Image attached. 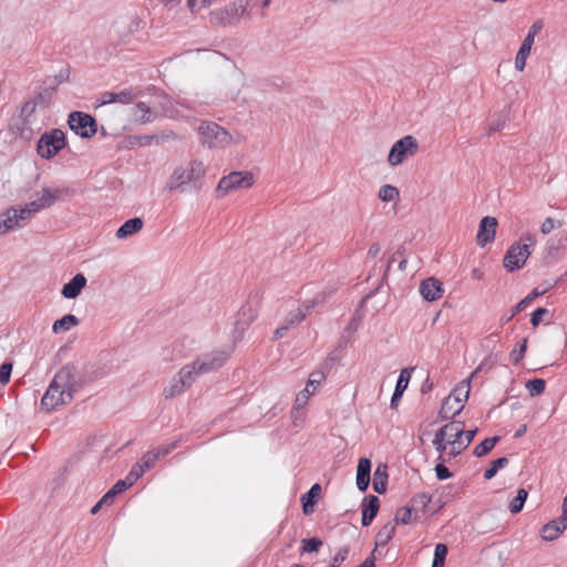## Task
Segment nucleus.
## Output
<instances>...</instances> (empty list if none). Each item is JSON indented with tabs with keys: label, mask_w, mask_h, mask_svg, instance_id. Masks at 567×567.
I'll return each instance as SVG.
<instances>
[{
	"label": "nucleus",
	"mask_w": 567,
	"mask_h": 567,
	"mask_svg": "<svg viewBox=\"0 0 567 567\" xmlns=\"http://www.w3.org/2000/svg\"><path fill=\"white\" fill-rule=\"evenodd\" d=\"M80 388L76 368L71 364L62 367L49 384L41 399L42 409L51 412L61 405L69 404Z\"/></svg>",
	"instance_id": "obj_1"
},
{
	"label": "nucleus",
	"mask_w": 567,
	"mask_h": 567,
	"mask_svg": "<svg viewBox=\"0 0 567 567\" xmlns=\"http://www.w3.org/2000/svg\"><path fill=\"white\" fill-rule=\"evenodd\" d=\"M207 167L203 161L193 158L177 165L166 182L169 192L198 194L205 185Z\"/></svg>",
	"instance_id": "obj_2"
},
{
	"label": "nucleus",
	"mask_w": 567,
	"mask_h": 567,
	"mask_svg": "<svg viewBox=\"0 0 567 567\" xmlns=\"http://www.w3.org/2000/svg\"><path fill=\"white\" fill-rule=\"evenodd\" d=\"M230 349H223L197 357L192 363L185 364L177 372L183 379L181 383L187 384L190 388L202 374L209 373L223 367L230 358Z\"/></svg>",
	"instance_id": "obj_3"
},
{
	"label": "nucleus",
	"mask_w": 567,
	"mask_h": 567,
	"mask_svg": "<svg viewBox=\"0 0 567 567\" xmlns=\"http://www.w3.org/2000/svg\"><path fill=\"white\" fill-rule=\"evenodd\" d=\"M250 0H235L229 4L215 9L209 12V23L213 27H230L240 22L241 18L248 13Z\"/></svg>",
	"instance_id": "obj_4"
},
{
	"label": "nucleus",
	"mask_w": 567,
	"mask_h": 567,
	"mask_svg": "<svg viewBox=\"0 0 567 567\" xmlns=\"http://www.w3.org/2000/svg\"><path fill=\"white\" fill-rule=\"evenodd\" d=\"M535 245V235L529 233L525 234L520 238V241L514 243L506 251L503 259L504 268L509 272L520 269L530 256L532 249Z\"/></svg>",
	"instance_id": "obj_5"
},
{
	"label": "nucleus",
	"mask_w": 567,
	"mask_h": 567,
	"mask_svg": "<svg viewBox=\"0 0 567 567\" xmlns=\"http://www.w3.org/2000/svg\"><path fill=\"white\" fill-rule=\"evenodd\" d=\"M202 143L209 148H225L240 142V135L234 137L227 130L213 122H203L198 127Z\"/></svg>",
	"instance_id": "obj_6"
},
{
	"label": "nucleus",
	"mask_w": 567,
	"mask_h": 567,
	"mask_svg": "<svg viewBox=\"0 0 567 567\" xmlns=\"http://www.w3.org/2000/svg\"><path fill=\"white\" fill-rule=\"evenodd\" d=\"M255 183L254 174L248 171L231 172L223 176L216 187L218 196H225L239 189L250 188Z\"/></svg>",
	"instance_id": "obj_7"
},
{
	"label": "nucleus",
	"mask_w": 567,
	"mask_h": 567,
	"mask_svg": "<svg viewBox=\"0 0 567 567\" xmlns=\"http://www.w3.org/2000/svg\"><path fill=\"white\" fill-rule=\"evenodd\" d=\"M65 147V135L63 131L53 128L41 135L38 141V154L44 158L50 159L54 157L61 150Z\"/></svg>",
	"instance_id": "obj_8"
},
{
	"label": "nucleus",
	"mask_w": 567,
	"mask_h": 567,
	"mask_svg": "<svg viewBox=\"0 0 567 567\" xmlns=\"http://www.w3.org/2000/svg\"><path fill=\"white\" fill-rule=\"evenodd\" d=\"M417 151V140L412 135H405L392 145L388 156V163L390 166L395 167L402 164L405 158L414 156Z\"/></svg>",
	"instance_id": "obj_9"
},
{
	"label": "nucleus",
	"mask_w": 567,
	"mask_h": 567,
	"mask_svg": "<svg viewBox=\"0 0 567 567\" xmlns=\"http://www.w3.org/2000/svg\"><path fill=\"white\" fill-rule=\"evenodd\" d=\"M69 127L83 138L92 137L96 133V121L90 114L74 111L69 114Z\"/></svg>",
	"instance_id": "obj_10"
},
{
	"label": "nucleus",
	"mask_w": 567,
	"mask_h": 567,
	"mask_svg": "<svg viewBox=\"0 0 567 567\" xmlns=\"http://www.w3.org/2000/svg\"><path fill=\"white\" fill-rule=\"evenodd\" d=\"M324 379L326 375L322 371H313L309 377L306 388L297 394L293 408L296 410L305 408L309 398L316 392L317 388L324 381Z\"/></svg>",
	"instance_id": "obj_11"
},
{
	"label": "nucleus",
	"mask_w": 567,
	"mask_h": 567,
	"mask_svg": "<svg viewBox=\"0 0 567 567\" xmlns=\"http://www.w3.org/2000/svg\"><path fill=\"white\" fill-rule=\"evenodd\" d=\"M25 220L18 207H10L0 214V235L24 227Z\"/></svg>",
	"instance_id": "obj_12"
},
{
	"label": "nucleus",
	"mask_w": 567,
	"mask_h": 567,
	"mask_svg": "<svg viewBox=\"0 0 567 567\" xmlns=\"http://www.w3.org/2000/svg\"><path fill=\"white\" fill-rule=\"evenodd\" d=\"M497 219L495 217L485 216L480 223L476 243L480 247H485L495 238Z\"/></svg>",
	"instance_id": "obj_13"
},
{
	"label": "nucleus",
	"mask_w": 567,
	"mask_h": 567,
	"mask_svg": "<svg viewBox=\"0 0 567 567\" xmlns=\"http://www.w3.org/2000/svg\"><path fill=\"white\" fill-rule=\"evenodd\" d=\"M68 193V188L42 187L40 192L34 194V199L43 210L53 206L56 200H59L63 195Z\"/></svg>",
	"instance_id": "obj_14"
},
{
	"label": "nucleus",
	"mask_w": 567,
	"mask_h": 567,
	"mask_svg": "<svg viewBox=\"0 0 567 567\" xmlns=\"http://www.w3.org/2000/svg\"><path fill=\"white\" fill-rule=\"evenodd\" d=\"M138 96V92L133 89H124L120 92H103L99 99L100 105L111 103L130 104Z\"/></svg>",
	"instance_id": "obj_15"
},
{
	"label": "nucleus",
	"mask_w": 567,
	"mask_h": 567,
	"mask_svg": "<svg viewBox=\"0 0 567 567\" xmlns=\"http://www.w3.org/2000/svg\"><path fill=\"white\" fill-rule=\"evenodd\" d=\"M143 24L144 22L140 17H130L126 21L122 22L117 28V33L120 37L118 41L121 43H127L131 37H133L143 29Z\"/></svg>",
	"instance_id": "obj_16"
},
{
	"label": "nucleus",
	"mask_w": 567,
	"mask_h": 567,
	"mask_svg": "<svg viewBox=\"0 0 567 567\" xmlns=\"http://www.w3.org/2000/svg\"><path fill=\"white\" fill-rule=\"evenodd\" d=\"M442 282L433 277L423 280L420 285V293L426 301H435L443 296Z\"/></svg>",
	"instance_id": "obj_17"
},
{
	"label": "nucleus",
	"mask_w": 567,
	"mask_h": 567,
	"mask_svg": "<svg viewBox=\"0 0 567 567\" xmlns=\"http://www.w3.org/2000/svg\"><path fill=\"white\" fill-rule=\"evenodd\" d=\"M567 528V520H563L559 516L557 519H553L545 524L540 529V537L546 542H553L557 539L560 534Z\"/></svg>",
	"instance_id": "obj_18"
},
{
	"label": "nucleus",
	"mask_w": 567,
	"mask_h": 567,
	"mask_svg": "<svg viewBox=\"0 0 567 567\" xmlns=\"http://www.w3.org/2000/svg\"><path fill=\"white\" fill-rule=\"evenodd\" d=\"M380 508V501L374 495H369L364 497L363 504H362V518L361 524L362 526H369L373 519L375 518Z\"/></svg>",
	"instance_id": "obj_19"
},
{
	"label": "nucleus",
	"mask_w": 567,
	"mask_h": 567,
	"mask_svg": "<svg viewBox=\"0 0 567 567\" xmlns=\"http://www.w3.org/2000/svg\"><path fill=\"white\" fill-rule=\"evenodd\" d=\"M86 278L83 274H76L63 286L61 293L66 299H75L86 286Z\"/></svg>",
	"instance_id": "obj_20"
},
{
	"label": "nucleus",
	"mask_w": 567,
	"mask_h": 567,
	"mask_svg": "<svg viewBox=\"0 0 567 567\" xmlns=\"http://www.w3.org/2000/svg\"><path fill=\"white\" fill-rule=\"evenodd\" d=\"M412 371H413L412 368L411 369L405 368V369L401 370L399 379L396 381V385H395L393 395L391 398V408L392 409H394L396 406L398 402L400 401L404 391L406 390L410 379H411Z\"/></svg>",
	"instance_id": "obj_21"
},
{
	"label": "nucleus",
	"mask_w": 567,
	"mask_h": 567,
	"mask_svg": "<svg viewBox=\"0 0 567 567\" xmlns=\"http://www.w3.org/2000/svg\"><path fill=\"white\" fill-rule=\"evenodd\" d=\"M371 462L362 457L359 460L357 467V486L359 491L365 492L370 484Z\"/></svg>",
	"instance_id": "obj_22"
},
{
	"label": "nucleus",
	"mask_w": 567,
	"mask_h": 567,
	"mask_svg": "<svg viewBox=\"0 0 567 567\" xmlns=\"http://www.w3.org/2000/svg\"><path fill=\"white\" fill-rule=\"evenodd\" d=\"M244 84V76L238 71H233L227 79L226 83V96L229 100H236L241 91Z\"/></svg>",
	"instance_id": "obj_23"
},
{
	"label": "nucleus",
	"mask_w": 567,
	"mask_h": 567,
	"mask_svg": "<svg viewBox=\"0 0 567 567\" xmlns=\"http://www.w3.org/2000/svg\"><path fill=\"white\" fill-rule=\"evenodd\" d=\"M480 370H481V367L476 368L470 374V377L466 380L462 381L453 390V392L447 398H453V402L456 403V404H457L458 401H461V403L464 404V402L467 400L468 394H470V390H471L470 383H471V380L478 373Z\"/></svg>",
	"instance_id": "obj_24"
},
{
	"label": "nucleus",
	"mask_w": 567,
	"mask_h": 567,
	"mask_svg": "<svg viewBox=\"0 0 567 567\" xmlns=\"http://www.w3.org/2000/svg\"><path fill=\"white\" fill-rule=\"evenodd\" d=\"M257 318V311L251 306H244L239 310L236 320V330L243 333Z\"/></svg>",
	"instance_id": "obj_25"
},
{
	"label": "nucleus",
	"mask_w": 567,
	"mask_h": 567,
	"mask_svg": "<svg viewBox=\"0 0 567 567\" xmlns=\"http://www.w3.org/2000/svg\"><path fill=\"white\" fill-rule=\"evenodd\" d=\"M143 220L140 217L127 219L117 230L116 237L118 239L127 238L143 228Z\"/></svg>",
	"instance_id": "obj_26"
},
{
	"label": "nucleus",
	"mask_w": 567,
	"mask_h": 567,
	"mask_svg": "<svg viewBox=\"0 0 567 567\" xmlns=\"http://www.w3.org/2000/svg\"><path fill=\"white\" fill-rule=\"evenodd\" d=\"M159 461L154 453V451L146 452L141 460L132 467V472L138 474V478L144 475L148 470L153 468L155 464Z\"/></svg>",
	"instance_id": "obj_27"
},
{
	"label": "nucleus",
	"mask_w": 567,
	"mask_h": 567,
	"mask_svg": "<svg viewBox=\"0 0 567 567\" xmlns=\"http://www.w3.org/2000/svg\"><path fill=\"white\" fill-rule=\"evenodd\" d=\"M463 409L464 404L461 403V401L456 404L453 402V398H445L442 402L439 415L442 420H449L461 413Z\"/></svg>",
	"instance_id": "obj_28"
},
{
	"label": "nucleus",
	"mask_w": 567,
	"mask_h": 567,
	"mask_svg": "<svg viewBox=\"0 0 567 567\" xmlns=\"http://www.w3.org/2000/svg\"><path fill=\"white\" fill-rule=\"evenodd\" d=\"M321 487L319 484H313L310 489L301 496L302 509L306 515L313 513V507L319 497Z\"/></svg>",
	"instance_id": "obj_29"
},
{
	"label": "nucleus",
	"mask_w": 567,
	"mask_h": 567,
	"mask_svg": "<svg viewBox=\"0 0 567 567\" xmlns=\"http://www.w3.org/2000/svg\"><path fill=\"white\" fill-rule=\"evenodd\" d=\"M439 431L442 435L449 440H458L462 439L464 433V423L461 421H452L445 425H443Z\"/></svg>",
	"instance_id": "obj_30"
},
{
	"label": "nucleus",
	"mask_w": 567,
	"mask_h": 567,
	"mask_svg": "<svg viewBox=\"0 0 567 567\" xmlns=\"http://www.w3.org/2000/svg\"><path fill=\"white\" fill-rule=\"evenodd\" d=\"M388 477V466L379 464L373 474V489L377 493L383 494L386 492Z\"/></svg>",
	"instance_id": "obj_31"
},
{
	"label": "nucleus",
	"mask_w": 567,
	"mask_h": 567,
	"mask_svg": "<svg viewBox=\"0 0 567 567\" xmlns=\"http://www.w3.org/2000/svg\"><path fill=\"white\" fill-rule=\"evenodd\" d=\"M181 381H183V379L178 375V373L173 377L169 384L163 390V395L165 399L176 398L189 388L187 384L181 383Z\"/></svg>",
	"instance_id": "obj_32"
},
{
	"label": "nucleus",
	"mask_w": 567,
	"mask_h": 567,
	"mask_svg": "<svg viewBox=\"0 0 567 567\" xmlns=\"http://www.w3.org/2000/svg\"><path fill=\"white\" fill-rule=\"evenodd\" d=\"M534 42L532 37L525 38L515 58V68L517 71H523L526 66V60L530 53Z\"/></svg>",
	"instance_id": "obj_33"
},
{
	"label": "nucleus",
	"mask_w": 567,
	"mask_h": 567,
	"mask_svg": "<svg viewBox=\"0 0 567 567\" xmlns=\"http://www.w3.org/2000/svg\"><path fill=\"white\" fill-rule=\"evenodd\" d=\"M39 105L43 107L45 106V101L42 94H38L22 105L21 116L25 122H29L30 117L34 114Z\"/></svg>",
	"instance_id": "obj_34"
},
{
	"label": "nucleus",
	"mask_w": 567,
	"mask_h": 567,
	"mask_svg": "<svg viewBox=\"0 0 567 567\" xmlns=\"http://www.w3.org/2000/svg\"><path fill=\"white\" fill-rule=\"evenodd\" d=\"M79 319L74 315H65L54 321L52 330L54 333H61L71 330L79 324Z\"/></svg>",
	"instance_id": "obj_35"
},
{
	"label": "nucleus",
	"mask_w": 567,
	"mask_h": 567,
	"mask_svg": "<svg viewBox=\"0 0 567 567\" xmlns=\"http://www.w3.org/2000/svg\"><path fill=\"white\" fill-rule=\"evenodd\" d=\"M133 116L136 121H138L143 124L150 123L154 118L151 107L144 102H138L135 105V109L133 111Z\"/></svg>",
	"instance_id": "obj_36"
},
{
	"label": "nucleus",
	"mask_w": 567,
	"mask_h": 567,
	"mask_svg": "<svg viewBox=\"0 0 567 567\" xmlns=\"http://www.w3.org/2000/svg\"><path fill=\"white\" fill-rule=\"evenodd\" d=\"M137 480H138V474L130 471L128 474L126 475L125 480L117 481L111 489L116 495L121 494L124 491H126L128 487H131Z\"/></svg>",
	"instance_id": "obj_37"
},
{
	"label": "nucleus",
	"mask_w": 567,
	"mask_h": 567,
	"mask_svg": "<svg viewBox=\"0 0 567 567\" xmlns=\"http://www.w3.org/2000/svg\"><path fill=\"white\" fill-rule=\"evenodd\" d=\"M499 441L498 436L494 437H487L484 441H482L474 449V455L477 457H482L486 455L488 452L492 451V449L495 446V444Z\"/></svg>",
	"instance_id": "obj_38"
},
{
	"label": "nucleus",
	"mask_w": 567,
	"mask_h": 567,
	"mask_svg": "<svg viewBox=\"0 0 567 567\" xmlns=\"http://www.w3.org/2000/svg\"><path fill=\"white\" fill-rule=\"evenodd\" d=\"M378 196L382 202H392L399 198L400 193L395 186L386 184L381 186Z\"/></svg>",
	"instance_id": "obj_39"
},
{
	"label": "nucleus",
	"mask_w": 567,
	"mask_h": 567,
	"mask_svg": "<svg viewBox=\"0 0 567 567\" xmlns=\"http://www.w3.org/2000/svg\"><path fill=\"white\" fill-rule=\"evenodd\" d=\"M527 496L528 493L525 488H519L517 491L516 497L509 504V511L512 514H517L523 509Z\"/></svg>",
	"instance_id": "obj_40"
},
{
	"label": "nucleus",
	"mask_w": 567,
	"mask_h": 567,
	"mask_svg": "<svg viewBox=\"0 0 567 567\" xmlns=\"http://www.w3.org/2000/svg\"><path fill=\"white\" fill-rule=\"evenodd\" d=\"M449 549L445 544H436L432 567H444Z\"/></svg>",
	"instance_id": "obj_41"
},
{
	"label": "nucleus",
	"mask_w": 567,
	"mask_h": 567,
	"mask_svg": "<svg viewBox=\"0 0 567 567\" xmlns=\"http://www.w3.org/2000/svg\"><path fill=\"white\" fill-rule=\"evenodd\" d=\"M18 208L25 221L29 220L34 214H38L42 210L40 205L38 204V202H35L34 198L31 202H29L28 204H25L24 206L18 207Z\"/></svg>",
	"instance_id": "obj_42"
},
{
	"label": "nucleus",
	"mask_w": 567,
	"mask_h": 567,
	"mask_svg": "<svg viewBox=\"0 0 567 567\" xmlns=\"http://www.w3.org/2000/svg\"><path fill=\"white\" fill-rule=\"evenodd\" d=\"M507 464H508L507 457H499V458L493 461L491 464V467L485 471L484 478L492 480L496 475L498 470L505 467Z\"/></svg>",
	"instance_id": "obj_43"
},
{
	"label": "nucleus",
	"mask_w": 567,
	"mask_h": 567,
	"mask_svg": "<svg viewBox=\"0 0 567 567\" xmlns=\"http://www.w3.org/2000/svg\"><path fill=\"white\" fill-rule=\"evenodd\" d=\"M546 382L543 379H533L526 383V389L532 396L539 395L545 391Z\"/></svg>",
	"instance_id": "obj_44"
},
{
	"label": "nucleus",
	"mask_w": 567,
	"mask_h": 567,
	"mask_svg": "<svg viewBox=\"0 0 567 567\" xmlns=\"http://www.w3.org/2000/svg\"><path fill=\"white\" fill-rule=\"evenodd\" d=\"M447 444L451 446L450 451L447 452L450 458L456 457L467 447V443L463 441V437L458 440H449Z\"/></svg>",
	"instance_id": "obj_45"
},
{
	"label": "nucleus",
	"mask_w": 567,
	"mask_h": 567,
	"mask_svg": "<svg viewBox=\"0 0 567 567\" xmlns=\"http://www.w3.org/2000/svg\"><path fill=\"white\" fill-rule=\"evenodd\" d=\"M432 443L435 450L440 453L439 460L445 462L446 460L443 457V453L445 452L449 444L446 439L442 435V433L439 430L436 431Z\"/></svg>",
	"instance_id": "obj_46"
},
{
	"label": "nucleus",
	"mask_w": 567,
	"mask_h": 567,
	"mask_svg": "<svg viewBox=\"0 0 567 567\" xmlns=\"http://www.w3.org/2000/svg\"><path fill=\"white\" fill-rule=\"evenodd\" d=\"M301 545L302 553H313L319 550V548L322 546V542L317 537H312L308 539H302Z\"/></svg>",
	"instance_id": "obj_47"
},
{
	"label": "nucleus",
	"mask_w": 567,
	"mask_h": 567,
	"mask_svg": "<svg viewBox=\"0 0 567 567\" xmlns=\"http://www.w3.org/2000/svg\"><path fill=\"white\" fill-rule=\"evenodd\" d=\"M527 349V338H524L522 340V343L519 344L518 349H514L509 357L513 363L517 364L519 361L524 358L525 352Z\"/></svg>",
	"instance_id": "obj_48"
},
{
	"label": "nucleus",
	"mask_w": 567,
	"mask_h": 567,
	"mask_svg": "<svg viewBox=\"0 0 567 567\" xmlns=\"http://www.w3.org/2000/svg\"><path fill=\"white\" fill-rule=\"evenodd\" d=\"M395 527L391 524L384 525L378 533V539L381 544H386L394 534Z\"/></svg>",
	"instance_id": "obj_49"
},
{
	"label": "nucleus",
	"mask_w": 567,
	"mask_h": 567,
	"mask_svg": "<svg viewBox=\"0 0 567 567\" xmlns=\"http://www.w3.org/2000/svg\"><path fill=\"white\" fill-rule=\"evenodd\" d=\"M412 511L409 507H401L396 511L394 520L396 524H409L411 522Z\"/></svg>",
	"instance_id": "obj_50"
},
{
	"label": "nucleus",
	"mask_w": 567,
	"mask_h": 567,
	"mask_svg": "<svg viewBox=\"0 0 567 567\" xmlns=\"http://www.w3.org/2000/svg\"><path fill=\"white\" fill-rule=\"evenodd\" d=\"M179 444V441H173L168 444H165L156 450H153L156 454L157 458L161 460L162 457L167 456L169 453H172L175 449H177Z\"/></svg>",
	"instance_id": "obj_51"
},
{
	"label": "nucleus",
	"mask_w": 567,
	"mask_h": 567,
	"mask_svg": "<svg viewBox=\"0 0 567 567\" xmlns=\"http://www.w3.org/2000/svg\"><path fill=\"white\" fill-rule=\"evenodd\" d=\"M349 555V548L348 547H341L336 555L333 556L330 567H339L340 564H342Z\"/></svg>",
	"instance_id": "obj_52"
},
{
	"label": "nucleus",
	"mask_w": 567,
	"mask_h": 567,
	"mask_svg": "<svg viewBox=\"0 0 567 567\" xmlns=\"http://www.w3.org/2000/svg\"><path fill=\"white\" fill-rule=\"evenodd\" d=\"M305 319L303 313L300 312L298 309L290 311L286 318L285 323L289 324V327H292L297 323H300Z\"/></svg>",
	"instance_id": "obj_53"
},
{
	"label": "nucleus",
	"mask_w": 567,
	"mask_h": 567,
	"mask_svg": "<svg viewBox=\"0 0 567 567\" xmlns=\"http://www.w3.org/2000/svg\"><path fill=\"white\" fill-rule=\"evenodd\" d=\"M215 0H188L187 4L189 10L195 13L204 8L212 6Z\"/></svg>",
	"instance_id": "obj_54"
},
{
	"label": "nucleus",
	"mask_w": 567,
	"mask_h": 567,
	"mask_svg": "<svg viewBox=\"0 0 567 567\" xmlns=\"http://www.w3.org/2000/svg\"><path fill=\"white\" fill-rule=\"evenodd\" d=\"M12 372V363L11 362H3L0 365V383L7 384L10 380Z\"/></svg>",
	"instance_id": "obj_55"
},
{
	"label": "nucleus",
	"mask_w": 567,
	"mask_h": 567,
	"mask_svg": "<svg viewBox=\"0 0 567 567\" xmlns=\"http://www.w3.org/2000/svg\"><path fill=\"white\" fill-rule=\"evenodd\" d=\"M561 226V223L558 221L556 224V221L551 218V217H547L542 226H540V231L544 234V235H547L549 234L555 227H560Z\"/></svg>",
	"instance_id": "obj_56"
},
{
	"label": "nucleus",
	"mask_w": 567,
	"mask_h": 567,
	"mask_svg": "<svg viewBox=\"0 0 567 567\" xmlns=\"http://www.w3.org/2000/svg\"><path fill=\"white\" fill-rule=\"evenodd\" d=\"M548 313L546 308H537L530 316V323L533 327H538L543 317Z\"/></svg>",
	"instance_id": "obj_57"
},
{
	"label": "nucleus",
	"mask_w": 567,
	"mask_h": 567,
	"mask_svg": "<svg viewBox=\"0 0 567 567\" xmlns=\"http://www.w3.org/2000/svg\"><path fill=\"white\" fill-rule=\"evenodd\" d=\"M434 470H435L436 477L440 481L447 480L452 476V473L450 472V470L442 463L436 464Z\"/></svg>",
	"instance_id": "obj_58"
},
{
	"label": "nucleus",
	"mask_w": 567,
	"mask_h": 567,
	"mask_svg": "<svg viewBox=\"0 0 567 567\" xmlns=\"http://www.w3.org/2000/svg\"><path fill=\"white\" fill-rule=\"evenodd\" d=\"M317 303V299L305 300L297 309L302 312L303 317L306 318V316L312 311Z\"/></svg>",
	"instance_id": "obj_59"
},
{
	"label": "nucleus",
	"mask_w": 567,
	"mask_h": 567,
	"mask_svg": "<svg viewBox=\"0 0 567 567\" xmlns=\"http://www.w3.org/2000/svg\"><path fill=\"white\" fill-rule=\"evenodd\" d=\"M543 28V24L540 21H536L535 23H533V25L528 29V32L526 34L525 38H530L532 35V39H533V42L535 41V37L540 32Z\"/></svg>",
	"instance_id": "obj_60"
},
{
	"label": "nucleus",
	"mask_w": 567,
	"mask_h": 567,
	"mask_svg": "<svg viewBox=\"0 0 567 567\" xmlns=\"http://www.w3.org/2000/svg\"><path fill=\"white\" fill-rule=\"evenodd\" d=\"M527 302L525 301V299L520 300L511 311V315L505 319V321H509L512 320L519 311H522L524 309V307H526Z\"/></svg>",
	"instance_id": "obj_61"
},
{
	"label": "nucleus",
	"mask_w": 567,
	"mask_h": 567,
	"mask_svg": "<svg viewBox=\"0 0 567 567\" xmlns=\"http://www.w3.org/2000/svg\"><path fill=\"white\" fill-rule=\"evenodd\" d=\"M546 292V289L535 288L529 295H527L524 299L527 303H529L535 298L543 296Z\"/></svg>",
	"instance_id": "obj_62"
},
{
	"label": "nucleus",
	"mask_w": 567,
	"mask_h": 567,
	"mask_svg": "<svg viewBox=\"0 0 567 567\" xmlns=\"http://www.w3.org/2000/svg\"><path fill=\"white\" fill-rule=\"evenodd\" d=\"M381 251V246L378 243H373L368 249V257L375 258Z\"/></svg>",
	"instance_id": "obj_63"
},
{
	"label": "nucleus",
	"mask_w": 567,
	"mask_h": 567,
	"mask_svg": "<svg viewBox=\"0 0 567 567\" xmlns=\"http://www.w3.org/2000/svg\"><path fill=\"white\" fill-rule=\"evenodd\" d=\"M289 329H290L289 324H286L284 322L282 326H280L279 328L276 329L274 338L280 339V338L285 337Z\"/></svg>",
	"instance_id": "obj_64"
}]
</instances>
